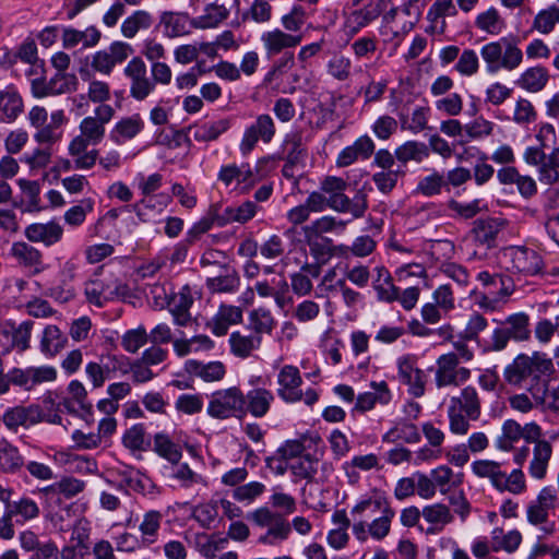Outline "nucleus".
<instances>
[{"label":"nucleus","mask_w":559,"mask_h":559,"mask_svg":"<svg viewBox=\"0 0 559 559\" xmlns=\"http://www.w3.org/2000/svg\"><path fill=\"white\" fill-rule=\"evenodd\" d=\"M554 371L552 360L546 354L534 352L520 354L504 368L503 377L510 385L525 389L534 401H543L547 382L542 378Z\"/></svg>","instance_id":"obj_1"},{"label":"nucleus","mask_w":559,"mask_h":559,"mask_svg":"<svg viewBox=\"0 0 559 559\" xmlns=\"http://www.w3.org/2000/svg\"><path fill=\"white\" fill-rule=\"evenodd\" d=\"M350 514L355 520L353 534L359 542L364 543L368 537L380 542L390 534L395 511L385 499L368 498L355 504Z\"/></svg>","instance_id":"obj_2"},{"label":"nucleus","mask_w":559,"mask_h":559,"mask_svg":"<svg viewBox=\"0 0 559 559\" xmlns=\"http://www.w3.org/2000/svg\"><path fill=\"white\" fill-rule=\"evenodd\" d=\"M151 78L147 76V68L141 57H133L124 67L123 74L129 80L130 97L136 102L145 100L156 85L167 86L173 79L170 67L163 62L151 63Z\"/></svg>","instance_id":"obj_3"},{"label":"nucleus","mask_w":559,"mask_h":559,"mask_svg":"<svg viewBox=\"0 0 559 559\" xmlns=\"http://www.w3.org/2000/svg\"><path fill=\"white\" fill-rule=\"evenodd\" d=\"M471 471L476 477L488 479L498 492L520 496L527 491L528 485L522 468L507 473L502 469L501 462L481 459L471 464Z\"/></svg>","instance_id":"obj_4"},{"label":"nucleus","mask_w":559,"mask_h":559,"mask_svg":"<svg viewBox=\"0 0 559 559\" xmlns=\"http://www.w3.org/2000/svg\"><path fill=\"white\" fill-rule=\"evenodd\" d=\"M480 56L486 71L495 74L500 70L513 71L523 61V52L514 40L502 37L481 46Z\"/></svg>","instance_id":"obj_5"},{"label":"nucleus","mask_w":559,"mask_h":559,"mask_svg":"<svg viewBox=\"0 0 559 559\" xmlns=\"http://www.w3.org/2000/svg\"><path fill=\"white\" fill-rule=\"evenodd\" d=\"M348 182L336 176H326L320 183V190L330 201V209L338 213H349L354 218L365 215L368 207L365 195L349 199L345 194Z\"/></svg>","instance_id":"obj_6"},{"label":"nucleus","mask_w":559,"mask_h":559,"mask_svg":"<svg viewBox=\"0 0 559 559\" xmlns=\"http://www.w3.org/2000/svg\"><path fill=\"white\" fill-rule=\"evenodd\" d=\"M206 412L216 419H228L245 415V394L237 386L212 393Z\"/></svg>","instance_id":"obj_7"},{"label":"nucleus","mask_w":559,"mask_h":559,"mask_svg":"<svg viewBox=\"0 0 559 559\" xmlns=\"http://www.w3.org/2000/svg\"><path fill=\"white\" fill-rule=\"evenodd\" d=\"M116 115L114 107H95L93 115L84 117L80 124V134L74 136L71 142L80 145H96L103 141L106 132V124L109 123Z\"/></svg>","instance_id":"obj_8"},{"label":"nucleus","mask_w":559,"mask_h":559,"mask_svg":"<svg viewBox=\"0 0 559 559\" xmlns=\"http://www.w3.org/2000/svg\"><path fill=\"white\" fill-rule=\"evenodd\" d=\"M33 328L34 322L31 320L0 322V355H7L12 350L19 353L27 350L31 347Z\"/></svg>","instance_id":"obj_9"},{"label":"nucleus","mask_w":559,"mask_h":559,"mask_svg":"<svg viewBox=\"0 0 559 559\" xmlns=\"http://www.w3.org/2000/svg\"><path fill=\"white\" fill-rule=\"evenodd\" d=\"M87 300L102 307L105 302L114 299H124L130 296L129 286L114 276L93 278L85 285Z\"/></svg>","instance_id":"obj_10"},{"label":"nucleus","mask_w":559,"mask_h":559,"mask_svg":"<svg viewBox=\"0 0 559 559\" xmlns=\"http://www.w3.org/2000/svg\"><path fill=\"white\" fill-rule=\"evenodd\" d=\"M502 257L508 270L526 276L538 274L543 266L539 254L526 247H508L503 250Z\"/></svg>","instance_id":"obj_11"},{"label":"nucleus","mask_w":559,"mask_h":559,"mask_svg":"<svg viewBox=\"0 0 559 559\" xmlns=\"http://www.w3.org/2000/svg\"><path fill=\"white\" fill-rule=\"evenodd\" d=\"M276 133V127L273 118L267 114L259 115L255 121L246 128L239 143V151L242 156H248L261 140L263 143H270Z\"/></svg>","instance_id":"obj_12"},{"label":"nucleus","mask_w":559,"mask_h":559,"mask_svg":"<svg viewBox=\"0 0 559 559\" xmlns=\"http://www.w3.org/2000/svg\"><path fill=\"white\" fill-rule=\"evenodd\" d=\"M435 382L437 388L459 386L471 377V370L465 367H459V358L453 353L443 354L438 357Z\"/></svg>","instance_id":"obj_13"},{"label":"nucleus","mask_w":559,"mask_h":559,"mask_svg":"<svg viewBox=\"0 0 559 559\" xmlns=\"http://www.w3.org/2000/svg\"><path fill=\"white\" fill-rule=\"evenodd\" d=\"M399 380L408 386V392L415 397L425 394V372L418 367L415 355H403L396 360Z\"/></svg>","instance_id":"obj_14"},{"label":"nucleus","mask_w":559,"mask_h":559,"mask_svg":"<svg viewBox=\"0 0 559 559\" xmlns=\"http://www.w3.org/2000/svg\"><path fill=\"white\" fill-rule=\"evenodd\" d=\"M504 227L506 221L502 218H478L474 221L469 236L476 246L491 249L497 246L498 237Z\"/></svg>","instance_id":"obj_15"},{"label":"nucleus","mask_w":559,"mask_h":559,"mask_svg":"<svg viewBox=\"0 0 559 559\" xmlns=\"http://www.w3.org/2000/svg\"><path fill=\"white\" fill-rule=\"evenodd\" d=\"M12 384L25 390H32L44 382H51L57 378V371L50 366L13 368L9 371Z\"/></svg>","instance_id":"obj_16"},{"label":"nucleus","mask_w":559,"mask_h":559,"mask_svg":"<svg viewBox=\"0 0 559 559\" xmlns=\"http://www.w3.org/2000/svg\"><path fill=\"white\" fill-rule=\"evenodd\" d=\"M302 378L299 369L293 365L283 366L277 373V395L286 403H296L302 400Z\"/></svg>","instance_id":"obj_17"},{"label":"nucleus","mask_w":559,"mask_h":559,"mask_svg":"<svg viewBox=\"0 0 559 559\" xmlns=\"http://www.w3.org/2000/svg\"><path fill=\"white\" fill-rule=\"evenodd\" d=\"M41 412L37 405L14 406L2 415V421L10 431L17 432L20 428H28L40 421Z\"/></svg>","instance_id":"obj_18"},{"label":"nucleus","mask_w":559,"mask_h":559,"mask_svg":"<svg viewBox=\"0 0 559 559\" xmlns=\"http://www.w3.org/2000/svg\"><path fill=\"white\" fill-rule=\"evenodd\" d=\"M301 39V35H293L280 28L266 31L261 35V41L269 58L298 46Z\"/></svg>","instance_id":"obj_19"},{"label":"nucleus","mask_w":559,"mask_h":559,"mask_svg":"<svg viewBox=\"0 0 559 559\" xmlns=\"http://www.w3.org/2000/svg\"><path fill=\"white\" fill-rule=\"evenodd\" d=\"M144 120L140 114L120 118L111 128L109 139L117 145H122L135 139L144 129Z\"/></svg>","instance_id":"obj_20"},{"label":"nucleus","mask_w":559,"mask_h":559,"mask_svg":"<svg viewBox=\"0 0 559 559\" xmlns=\"http://www.w3.org/2000/svg\"><path fill=\"white\" fill-rule=\"evenodd\" d=\"M217 178L225 187L236 183L237 186L245 185L247 188H250L258 180L248 163L224 165L219 169Z\"/></svg>","instance_id":"obj_21"},{"label":"nucleus","mask_w":559,"mask_h":559,"mask_svg":"<svg viewBox=\"0 0 559 559\" xmlns=\"http://www.w3.org/2000/svg\"><path fill=\"white\" fill-rule=\"evenodd\" d=\"M346 224L345 221L336 219L331 215H324L304 226L302 233L307 243L312 248L320 236L328 233H342L345 230Z\"/></svg>","instance_id":"obj_22"},{"label":"nucleus","mask_w":559,"mask_h":559,"mask_svg":"<svg viewBox=\"0 0 559 559\" xmlns=\"http://www.w3.org/2000/svg\"><path fill=\"white\" fill-rule=\"evenodd\" d=\"M552 454L554 448L550 442L539 443L532 448V456L527 465V472L532 479L540 481L547 477Z\"/></svg>","instance_id":"obj_23"},{"label":"nucleus","mask_w":559,"mask_h":559,"mask_svg":"<svg viewBox=\"0 0 559 559\" xmlns=\"http://www.w3.org/2000/svg\"><path fill=\"white\" fill-rule=\"evenodd\" d=\"M275 401L274 393L266 388H253L245 394V413L255 418L264 417Z\"/></svg>","instance_id":"obj_24"},{"label":"nucleus","mask_w":559,"mask_h":559,"mask_svg":"<svg viewBox=\"0 0 559 559\" xmlns=\"http://www.w3.org/2000/svg\"><path fill=\"white\" fill-rule=\"evenodd\" d=\"M24 234L31 242H41L50 247L61 240L63 228L56 222L34 223L25 228Z\"/></svg>","instance_id":"obj_25"},{"label":"nucleus","mask_w":559,"mask_h":559,"mask_svg":"<svg viewBox=\"0 0 559 559\" xmlns=\"http://www.w3.org/2000/svg\"><path fill=\"white\" fill-rule=\"evenodd\" d=\"M10 254L20 266L29 269L35 274L44 270L41 252L27 242H14L11 247Z\"/></svg>","instance_id":"obj_26"},{"label":"nucleus","mask_w":559,"mask_h":559,"mask_svg":"<svg viewBox=\"0 0 559 559\" xmlns=\"http://www.w3.org/2000/svg\"><path fill=\"white\" fill-rule=\"evenodd\" d=\"M193 304L191 290L188 286L182 287L174 294L168 301L169 311L173 314L174 322L180 326H187L191 323L192 317L190 308Z\"/></svg>","instance_id":"obj_27"},{"label":"nucleus","mask_w":559,"mask_h":559,"mask_svg":"<svg viewBox=\"0 0 559 559\" xmlns=\"http://www.w3.org/2000/svg\"><path fill=\"white\" fill-rule=\"evenodd\" d=\"M424 520L430 524L427 534H439L443 528L454 520L450 508L443 503H432L425 506L421 510Z\"/></svg>","instance_id":"obj_28"},{"label":"nucleus","mask_w":559,"mask_h":559,"mask_svg":"<svg viewBox=\"0 0 559 559\" xmlns=\"http://www.w3.org/2000/svg\"><path fill=\"white\" fill-rule=\"evenodd\" d=\"M185 371L204 382L221 381L226 374V367L222 361H210L207 364L195 359H188L185 362Z\"/></svg>","instance_id":"obj_29"},{"label":"nucleus","mask_w":559,"mask_h":559,"mask_svg":"<svg viewBox=\"0 0 559 559\" xmlns=\"http://www.w3.org/2000/svg\"><path fill=\"white\" fill-rule=\"evenodd\" d=\"M372 391L361 393L357 396L355 408L360 412L372 409L377 404L386 405L392 395L385 381L371 382Z\"/></svg>","instance_id":"obj_30"},{"label":"nucleus","mask_w":559,"mask_h":559,"mask_svg":"<svg viewBox=\"0 0 559 559\" xmlns=\"http://www.w3.org/2000/svg\"><path fill=\"white\" fill-rule=\"evenodd\" d=\"M373 151V141L367 135L360 136L354 142V144L346 146L338 154L336 164L338 167H347L355 163L358 158H369Z\"/></svg>","instance_id":"obj_31"},{"label":"nucleus","mask_w":559,"mask_h":559,"mask_svg":"<svg viewBox=\"0 0 559 559\" xmlns=\"http://www.w3.org/2000/svg\"><path fill=\"white\" fill-rule=\"evenodd\" d=\"M450 405L464 412L472 420H477L481 414V402L477 390L467 385L460 392V395L450 399Z\"/></svg>","instance_id":"obj_32"},{"label":"nucleus","mask_w":559,"mask_h":559,"mask_svg":"<svg viewBox=\"0 0 559 559\" xmlns=\"http://www.w3.org/2000/svg\"><path fill=\"white\" fill-rule=\"evenodd\" d=\"M163 514L157 510L146 511L139 524L140 542L144 547H151L158 540Z\"/></svg>","instance_id":"obj_33"},{"label":"nucleus","mask_w":559,"mask_h":559,"mask_svg":"<svg viewBox=\"0 0 559 559\" xmlns=\"http://www.w3.org/2000/svg\"><path fill=\"white\" fill-rule=\"evenodd\" d=\"M242 321V310L231 305H222L211 322L212 332L217 336L227 333L230 325Z\"/></svg>","instance_id":"obj_34"},{"label":"nucleus","mask_w":559,"mask_h":559,"mask_svg":"<svg viewBox=\"0 0 559 559\" xmlns=\"http://www.w3.org/2000/svg\"><path fill=\"white\" fill-rule=\"evenodd\" d=\"M456 8L453 0H436L427 13V19L430 22L429 31L436 34H442L445 31V17L454 16Z\"/></svg>","instance_id":"obj_35"},{"label":"nucleus","mask_w":559,"mask_h":559,"mask_svg":"<svg viewBox=\"0 0 559 559\" xmlns=\"http://www.w3.org/2000/svg\"><path fill=\"white\" fill-rule=\"evenodd\" d=\"M383 0H370L364 8L355 10L347 17V26L354 32L367 26L383 11Z\"/></svg>","instance_id":"obj_36"},{"label":"nucleus","mask_w":559,"mask_h":559,"mask_svg":"<svg viewBox=\"0 0 559 559\" xmlns=\"http://www.w3.org/2000/svg\"><path fill=\"white\" fill-rule=\"evenodd\" d=\"M85 481L72 476H64L60 480L41 489L46 497L63 496L66 499H72L85 489Z\"/></svg>","instance_id":"obj_37"},{"label":"nucleus","mask_w":559,"mask_h":559,"mask_svg":"<svg viewBox=\"0 0 559 559\" xmlns=\"http://www.w3.org/2000/svg\"><path fill=\"white\" fill-rule=\"evenodd\" d=\"M169 197L166 194H156L145 197L141 201L132 205L133 211L141 222H150L153 218V213H162L167 206Z\"/></svg>","instance_id":"obj_38"},{"label":"nucleus","mask_w":559,"mask_h":559,"mask_svg":"<svg viewBox=\"0 0 559 559\" xmlns=\"http://www.w3.org/2000/svg\"><path fill=\"white\" fill-rule=\"evenodd\" d=\"M67 337L61 330L53 324L47 325L40 337V352L45 356L53 357L64 348Z\"/></svg>","instance_id":"obj_39"},{"label":"nucleus","mask_w":559,"mask_h":559,"mask_svg":"<svg viewBox=\"0 0 559 559\" xmlns=\"http://www.w3.org/2000/svg\"><path fill=\"white\" fill-rule=\"evenodd\" d=\"M258 206L252 201H246L238 206H228L221 216H217V225L224 226L229 223H246L257 213Z\"/></svg>","instance_id":"obj_40"},{"label":"nucleus","mask_w":559,"mask_h":559,"mask_svg":"<svg viewBox=\"0 0 559 559\" xmlns=\"http://www.w3.org/2000/svg\"><path fill=\"white\" fill-rule=\"evenodd\" d=\"M174 352L179 357L192 353L209 352L214 347V342L207 335H195L191 338H177L173 342Z\"/></svg>","instance_id":"obj_41"},{"label":"nucleus","mask_w":559,"mask_h":559,"mask_svg":"<svg viewBox=\"0 0 559 559\" xmlns=\"http://www.w3.org/2000/svg\"><path fill=\"white\" fill-rule=\"evenodd\" d=\"M290 532V523L280 513L277 519L267 527L266 532L259 537V543L270 546L280 545L289 537Z\"/></svg>","instance_id":"obj_42"},{"label":"nucleus","mask_w":559,"mask_h":559,"mask_svg":"<svg viewBox=\"0 0 559 559\" xmlns=\"http://www.w3.org/2000/svg\"><path fill=\"white\" fill-rule=\"evenodd\" d=\"M230 128L229 119H219L203 124L190 127L192 136L198 142H210L216 140L221 134Z\"/></svg>","instance_id":"obj_43"},{"label":"nucleus","mask_w":559,"mask_h":559,"mask_svg":"<svg viewBox=\"0 0 559 559\" xmlns=\"http://www.w3.org/2000/svg\"><path fill=\"white\" fill-rule=\"evenodd\" d=\"M260 335H243L240 332H233L229 336L231 353L239 358L249 357L261 345Z\"/></svg>","instance_id":"obj_44"},{"label":"nucleus","mask_w":559,"mask_h":559,"mask_svg":"<svg viewBox=\"0 0 559 559\" xmlns=\"http://www.w3.org/2000/svg\"><path fill=\"white\" fill-rule=\"evenodd\" d=\"M99 38L100 34L95 27H88L85 31L69 27L64 28L62 34V43L66 48H73L81 43L84 47H93Z\"/></svg>","instance_id":"obj_45"},{"label":"nucleus","mask_w":559,"mask_h":559,"mask_svg":"<svg viewBox=\"0 0 559 559\" xmlns=\"http://www.w3.org/2000/svg\"><path fill=\"white\" fill-rule=\"evenodd\" d=\"M549 80L548 71L544 67H532L526 69L518 80V85L528 92L542 91Z\"/></svg>","instance_id":"obj_46"},{"label":"nucleus","mask_w":559,"mask_h":559,"mask_svg":"<svg viewBox=\"0 0 559 559\" xmlns=\"http://www.w3.org/2000/svg\"><path fill=\"white\" fill-rule=\"evenodd\" d=\"M395 157L402 164L411 160L421 163L429 157V148L423 142L406 141L395 148Z\"/></svg>","instance_id":"obj_47"},{"label":"nucleus","mask_w":559,"mask_h":559,"mask_svg":"<svg viewBox=\"0 0 559 559\" xmlns=\"http://www.w3.org/2000/svg\"><path fill=\"white\" fill-rule=\"evenodd\" d=\"M522 542V534L518 530L507 533L502 528L496 527L491 532L492 551L504 550L507 552L515 551Z\"/></svg>","instance_id":"obj_48"},{"label":"nucleus","mask_w":559,"mask_h":559,"mask_svg":"<svg viewBox=\"0 0 559 559\" xmlns=\"http://www.w3.org/2000/svg\"><path fill=\"white\" fill-rule=\"evenodd\" d=\"M283 151L286 154L285 159L289 163H301L307 155L302 133L300 131L288 132L283 141Z\"/></svg>","instance_id":"obj_49"},{"label":"nucleus","mask_w":559,"mask_h":559,"mask_svg":"<svg viewBox=\"0 0 559 559\" xmlns=\"http://www.w3.org/2000/svg\"><path fill=\"white\" fill-rule=\"evenodd\" d=\"M228 16V10L221 4H209L204 13L191 21V25L195 28H213L216 27L219 23L226 20Z\"/></svg>","instance_id":"obj_50"},{"label":"nucleus","mask_w":559,"mask_h":559,"mask_svg":"<svg viewBox=\"0 0 559 559\" xmlns=\"http://www.w3.org/2000/svg\"><path fill=\"white\" fill-rule=\"evenodd\" d=\"M153 24L151 13L138 10L128 16L121 24V33L126 38H133L140 31L148 29Z\"/></svg>","instance_id":"obj_51"},{"label":"nucleus","mask_w":559,"mask_h":559,"mask_svg":"<svg viewBox=\"0 0 559 559\" xmlns=\"http://www.w3.org/2000/svg\"><path fill=\"white\" fill-rule=\"evenodd\" d=\"M240 277L235 270H225L224 274L206 280L211 293H234L239 288Z\"/></svg>","instance_id":"obj_52"},{"label":"nucleus","mask_w":559,"mask_h":559,"mask_svg":"<svg viewBox=\"0 0 559 559\" xmlns=\"http://www.w3.org/2000/svg\"><path fill=\"white\" fill-rule=\"evenodd\" d=\"M86 93L95 107H112L107 104L111 99V86L108 82L91 78L87 81Z\"/></svg>","instance_id":"obj_53"},{"label":"nucleus","mask_w":559,"mask_h":559,"mask_svg":"<svg viewBox=\"0 0 559 559\" xmlns=\"http://www.w3.org/2000/svg\"><path fill=\"white\" fill-rule=\"evenodd\" d=\"M154 450L159 456L164 457L171 464H178L182 456L180 447L164 432L155 435Z\"/></svg>","instance_id":"obj_54"},{"label":"nucleus","mask_w":559,"mask_h":559,"mask_svg":"<svg viewBox=\"0 0 559 559\" xmlns=\"http://www.w3.org/2000/svg\"><path fill=\"white\" fill-rule=\"evenodd\" d=\"M160 22L168 37H179L189 33V19L186 14L164 12Z\"/></svg>","instance_id":"obj_55"},{"label":"nucleus","mask_w":559,"mask_h":559,"mask_svg":"<svg viewBox=\"0 0 559 559\" xmlns=\"http://www.w3.org/2000/svg\"><path fill=\"white\" fill-rule=\"evenodd\" d=\"M559 24V7L550 5L540 10L534 17L532 29L547 35Z\"/></svg>","instance_id":"obj_56"},{"label":"nucleus","mask_w":559,"mask_h":559,"mask_svg":"<svg viewBox=\"0 0 559 559\" xmlns=\"http://www.w3.org/2000/svg\"><path fill=\"white\" fill-rule=\"evenodd\" d=\"M377 277L373 282V287L378 293V297L384 301H393L399 298V290L392 284V278L386 269L383 266L377 267Z\"/></svg>","instance_id":"obj_57"},{"label":"nucleus","mask_w":559,"mask_h":559,"mask_svg":"<svg viewBox=\"0 0 559 559\" xmlns=\"http://www.w3.org/2000/svg\"><path fill=\"white\" fill-rule=\"evenodd\" d=\"M51 96L74 93L79 88V79L74 73L57 72L49 79Z\"/></svg>","instance_id":"obj_58"},{"label":"nucleus","mask_w":559,"mask_h":559,"mask_svg":"<svg viewBox=\"0 0 559 559\" xmlns=\"http://www.w3.org/2000/svg\"><path fill=\"white\" fill-rule=\"evenodd\" d=\"M88 145H78L75 142H70L68 151L70 156L73 157L74 168L87 170L91 169L98 159V151H86Z\"/></svg>","instance_id":"obj_59"},{"label":"nucleus","mask_w":559,"mask_h":559,"mask_svg":"<svg viewBox=\"0 0 559 559\" xmlns=\"http://www.w3.org/2000/svg\"><path fill=\"white\" fill-rule=\"evenodd\" d=\"M13 516L19 518L17 522H26L38 518L39 507L35 500L28 497H22L7 508Z\"/></svg>","instance_id":"obj_60"},{"label":"nucleus","mask_w":559,"mask_h":559,"mask_svg":"<svg viewBox=\"0 0 559 559\" xmlns=\"http://www.w3.org/2000/svg\"><path fill=\"white\" fill-rule=\"evenodd\" d=\"M106 380L130 373V361L124 356L107 355L100 357Z\"/></svg>","instance_id":"obj_61"},{"label":"nucleus","mask_w":559,"mask_h":559,"mask_svg":"<svg viewBox=\"0 0 559 559\" xmlns=\"http://www.w3.org/2000/svg\"><path fill=\"white\" fill-rule=\"evenodd\" d=\"M475 25L490 35H499L504 28V21L495 8H490L476 17Z\"/></svg>","instance_id":"obj_62"},{"label":"nucleus","mask_w":559,"mask_h":559,"mask_svg":"<svg viewBox=\"0 0 559 559\" xmlns=\"http://www.w3.org/2000/svg\"><path fill=\"white\" fill-rule=\"evenodd\" d=\"M508 328L506 330L509 332L511 337L515 341H526L530 338V318L524 312H519L509 316L504 322Z\"/></svg>","instance_id":"obj_63"},{"label":"nucleus","mask_w":559,"mask_h":559,"mask_svg":"<svg viewBox=\"0 0 559 559\" xmlns=\"http://www.w3.org/2000/svg\"><path fill=\"white\" fill-rule=\"evenodd\" d=\"M539 180L547 185L559 183V146L555 147L540 165Z\"/></svg>","instance_id":"obj_64"}]
</instances>
